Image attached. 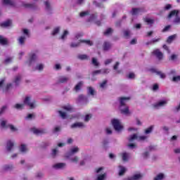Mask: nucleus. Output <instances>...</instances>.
I'll return each mask as SVG.
<instances>
[{
  "mask_svg": "<svg viewBox=\"0 0 180 180\" xmlns=\"http://www.w3.org/2000/svg\"><path fill=\"white\" fill-rule=\"evenodd\" d=\"M109 72H110L109 69H101L98 70H95L91 74L93 77H91V81H96V79L95 78L96 75H99L101 74H109Z\"/></svg>",
  "mask_w": 180,
  "mask_h": 180,
  "instance_id": "obj_11",
  "label": "nucleus"
},
{
  "mask_svg": "<svg viewBox=\"0 0 180 180\" xmlns=\"http://www.w3.org/2000/svg\"><path fill=\"white\" fill-rule=\"evenodd\" d=\"M106 86H108V80H103L100 83V88L101 89H105Z\"/></svg>",
  "mask_w": 180,
  "mask_h": 180,
  "instance_id": "obj_38",
  "label": "nucleus"
},
{
  "mask_svg": "<svg viewBox=\"0 0 180 180\" xmlns=\"http://www.w3.org/2000/svg\"><path fill=\"white\" fill-rule=\"evenodd\" d=\"M126 171H127L126 167H122V166L119 167V175L120 176L123 175V174H124V172H126Z\"/></svg>",
  "mask_w": 180,
  "mask_h": 180,
  "instance_id": "obj_39",
  "label": "nucleus"
},
{
  "mask_svg": "<svg viewBox=\"0 0 180 180\" xmlns=\"http://www.w3.org/2000/svg\"><path fill=\"white\" fill-rule=\"evenodd\" d=\"M160 39H153L150 41L146 42V46H148V44H151L152 43H157V41H159Z\"/></svg>",
  "mask_w": 180,
  "mask_h": 180,
  "instance_id": "obj_60",
  "label": "nucleus"
},
{
  "mask_svg": "<svg viewBox=\"0 0 180 180\" xmlns=\"http://www.w3.org/2000/svg\"><path fill=\"white\" fill-rule=\"evenodd\" d=\"M79 60H88L89 57L86 54H81L78 56Z\"/></svg>",
  "mask_w": 180,
  "mask_h": 180,
  "instance_id": "obj_45",
  "label": "nucleus"
},
{
  "mask_svg": "<svg viewBox=\"0 0 180 180\" xmlns=\"http://www.w3.org/2000/svg\"><path fill=\"white\" fill-rule=\"evenodd\" d=\"M105 133L107 134H112V129H110V127H107L105 129Z\"/></svg>",
  "mask_w": 180,
  "mask_h": 180,
  "instance_id": "obj_64",
  "label": "nucleus"
},
{
  "mask_svg": "<svg viewBox=\"0 0 180 180\" xmlns=\"http://www.w3.org/2000/svg\"><path fill=\"white\" fill-rule=\"evenodd\" d=\"M12 61H13V58L7 57L4 60V63L5 64H10V63H12Z\"/></svg>",
  "mask_w": 180,
  "mask_h": 180,
  "instance_id": "obj_46",
  "label": "nucleus"
},
{
  "mask_svg": "<svg viewBox=\"0 0 180 180\" xmlns=\"http://www.w3.org/2000/svg\"><path fill=\"white\" fill-rule=\"evenodd\" d=\"M79 152V148H78V146H72L69 153H66V155H73V154H77V153Z\"/></svg>",
  "mask_w": 180,
  "mask_h": 180,
  "instance_id": "obj_21",
  "label": "nucleus"
},
{
  "mask_svg": "<svg viewBox=\"0 0 180 180\" xmlns=\"http://www.w3.org/2000/svg\"><path fill=\"white\" fill-rule=\"evenodd\" d=\"M68 81V77L65 76H62L58 78V82H60L61 84H64L65 82H67Z\"/></svg>",
  "mask_w": 180,
  "mask_h": 180,
  "instance_id": "obj_36",
  "label": "nucleus"
},
{
  "mask_svg": "<svg viewBox=\"0 0 180 180\" xmlns=\"http://www.w3.org/2000/svg\"><path fill=\"white\" fill-rule=\"evenodd\" d=\"M91 117H92V115H86L84 117V122H89V120H91Z\"/></svg>",
  "mask_w": 180,
  "mask_h": 180,
  "instance_id": "obj_61",
  "label": "nucleus"
},
{
  "mask_svg": "<svg viewBox=\"0 0 180 180\" xmlns=\"http://www.w3.org/2000/svg\"><path fill=\"white\" fill-rule=\"evenodd\" d=\"M165 178V175L162 173L158 174L155 178L154 180H162Z\"/></svg>",
  "mask_w": 180,
  "mask_h": 180,
  "instance_id": "obj_37",
  "label": "nucleus"
},
{
  "mask_svg": "<svg viewBox=\"0 0 180 180\" xmlns=\"http://www.w3.org/2000/svg\"><path fill=\"white\" fill-rule=\"evenodd\" d=\"M60 151L58 150V148H53L52 149L51 155L54 158L55 157H57V155H58Z\"/></svg>",
  "mask_w": 180,
  "mask_h": 180,
  "instance_id": "obj_33",
  "label": "nucleus"
},
{
  "mask_svg": "<svg viewBox=\"0 0 180 180\" xmlns=\"http://www.w3.org/2000/svg\"><path fill=\"white\" fill-rule=\"evenodd\" d=\"M13 146H15V142L13 141H11V140L7 141L6 146V150L12 151V150L13 149Z\"/></svg>",
  "mask_w": 180,
  "mask_h": 180,
  "instance_id": "obj_19",
  "label": "nucleus"
},
{
  "mask_svg": "<svg viewBox=\"0 0 180 180\" xmlns=\"http://www.w3.org/2000/svg\"><path fill=\"white\" fill-rule=\"evenodd\" d=\"M124 37H126L127 39L130 37V31L129 30H125L124 31Z\"/></svg>",
  "mask_w": 180,
  "mask_h": 180,
  "instance_id": "obj_57",
  "label": "nucleus"
},
{
  "mask_svg": "<svg viewBox=\"0 0 180 180\" xmlns=\"http://www.w3.org/2000/svg\"><path fill=\"white\" fill-rule=\"evenodd\" d=\"M78 102L82 105H86L88 103V98L84 95H80L78 98Z\"/></svg>",
  "mask_w": 180,
  "mask_h": 180,
  "instance_id": "obj_23",
  "label": "nucleus"
},
{
  "mask_svg": "<svg viewBox=\"0 0 180 180\" xmlns=\"http://www.w3.org/2000/svg\"><path fill=\"white\" fill-rule=\"evenodd\" d=\"M147 150H148V151H146L143 153V155H142L143 158H145V159L148 158V157H150V151H153V150H155V146H150L147 148Z\"/></svg>",
  "mask_w": 180,
  "mask_h": 180,
  "instance_id": "obj_14",
  "label": "nucleus"
},
{
  "mask_svg": "<svg viewBox=\"0 0 180 180\" xmlns=\"http://www.w3.org/2000/svg\"><path fill=\"white\" fill-rule=\"evenodd\" d=\"M19 82H20V75L16 76L14 79V83L15 84V85H18Z\"/></svg>",
  "mask_w": 180,
  "mask_h": 180,
  "instance_id": "obj_51",
  "label": "nucleus"
},
{
  "mask_svg": "<svg viewBox=\"0 0 180 180\" xmlns=\"http://www.w3.org/2000/svg\"><path fill=\"white\" fill-rule=\"evenodd\" d=\"M150 71L151 72H155V74H157V75H159L160 77L162 78V79H164V78H165V75L162 72L157 70V69L155 68H151Z\"/></svg>",
  "mask_w": 180,
  "mask_h": 180,
  "instance_id": "obj_24",
  "label": "nucleus"
},
{
  "mask_svg": "<svg viewBox=\"0 0 180 180\" xmlns=\"http://www.w3.org/2000/svg\"><path fill=\"white\" fill-rule=\"evenodd\" d=\"M109 49H110V43L106 42V41L104 42V44H103V50L107 51V50H109Z\"/></svg>",
  "mask_w": 180,
  "mask_h": 180,
  "instance_id": "obj_42",
  "label": "nucleus"
},
{
  "mask_svg": "<svg viewBox=\"0 0 180 180\" xmlns=\"http://www.w3.org/2000/svg\"><path fill=\"white\" fill-rule=\"evenodd\" d=\"M174 82H179L180 81V76H176L173 77Z\"/></svg>",
  "mask_w": 180,
  "mask_h": 180,
  "instance_id": "obj_63",
  "label": "nucleus"
},
{
  "mask_svg": "<svg viewBox=\"0 0 180 180\" xmlns=\"http://www.w3.org/2000/svg\"><path fill=\"white\" fill-rule=\"evenodd\" d=\"M12 25V20H8L3 23H1V27H9Z\"/></svg>",
  "mask_w": 180,
  "mask_h": 180,
  "instance_id": "obj_30",
  "label": "nucleus"
},
{
  "mask_svg": "<svg viewBox=\"0 0 180 180\" xmlns=\"http://www.w3.org/2000/svg\"><path fill=\"white\" fill-rule=\"evenodd\" d=\"M83 127H85V124L82 122H75V124L71 125L72 129H83Z\"/></svg>",
  "mask_w": 180,
  "mask_h": 180,
  "instance_id": "obj_26",
  "label": "nucleus"
},
{
  "mask_svg": "<svg viewBox=\"0 0 180 180\" xmlns=\"http://www.w3.org/2000/svg\"><path fill=\"white\" fill-rule=\"evenodd\" d=\"M0 44H1L2 46L8 44V39H6V38L4 37L3 36L0 35Z\"/></svg>",
  "mask_w": 180,
  "mask_h": 180,
  "instance_id": "obj_32",
  "label": "nucleus"
},
{
  "mask_svg": "<svg viewBox=\"0 0 180 180\" xmlns=\"http://www.w3.org/2000/svg\"><path fill=\"white\" fill-rule=\"evenodd\" d=\"M25 105H27V106H29L30 109H34L37 106V104H36V101L32 98L30 96H27L24 99V103H17L14 105L15 109H17L18 110H22L23 108H25Z\"/></svg>",
  "mask_w": 180,
  "mask_h": 180,
  "instance_id": "obj_1",
  "label": "nucleus"
},
{
  "mask_svg": "<svg viewBox=\"0 0 180 180\" xmlns=\"http://www.w3.org/2000/svg\"><path fill=\"white\" fill-rule=\"evenodd\" d=\"M96 180H105L106 179V172H105L103 167H99L96 170Z\"/></svg>",
  "mask_w": 180,
  "mask_h": 180,
  "instance_id": "obj_9",
  "label": "nucleus"
},
{
  "mask_svg": "<svg viewBox=\"0 0 180 180\" xmlns=\"http://www.w3.org/2000/svg\"><path fill=\"white\" fill-rule=\"evenodd\" d=\"M145 21L146 22V23H148V25H153V23H154V20L151 18H146Z\"/></svg>",
  "mask_w": 180,
  "mask_h": 180,
  "instance_id": "obj_56",
  "label": "nucleus"
},
{
  "mask_svg": "<svg viewBox=\"0 0 180 180\" xmlns=\"http://www.w3.org/2000/svg\"><path fill=\"white\" fill-rule=\"evenodd\" d=\"M82 82H79L75 87V91H79L81 89V86H82Z\"/></svg>",
  "mask_w": 180,
  "mask_h": 180,
  "instance_id": "obj_53",
  "label": "nucleus"
},
{
  "mask_svg": "<svg viewBox=\"0 0 180 180\" xmlns=\"http://www.w3.org/2000/svg\"><path fill=\"white\" fill-rule=\"evenodd\" d=\"M113 32V30L111 28H108L105 32H104V34L105 36H109V34H112V32Z\"/></svg>",
  "mask_w": 180,
  "mask_h": 180,
  "instance_id": "obj_50",
  "label": "nucleus"
},
{
  "mask_svg": "<svg viewBox=\"0 0 180 180\" xmlns=\"http://www.w3.org/2000/svg\"><path fill=\"white\" fill-rule=\"evenodd\" d=\"M167 103H168V100H161L153 104V108L154 109H161V108L166 106Z\"/></svg>",
  "mask_w": 180,
  "mask_h": 180,
  "instance_id": "obj_12",
  "label": "nucleus"
},
{
  "mask_svg": "<svg viewBox=\"0 0 180 180\" xmlns=\"http://www.w3.org/2000/svg\"><path fill=\"white\" fill-rule=\"evenodd\" d=\"M22 34L17 39V41L20 46H25L26 43V39L30 36V32L27 29H22Z\"/></svg>",
  "mask_w": 180,
  "mask_h": 180,
  "instance_id": "obj_3",
  "label": "nucleus"
},
{
  "mask_svg": "<svg viewBox=\"0 0 180 180\" xmlns=\"http://www.w3.org/2000/svg\"><path fill=\"white\" fill-rule=\"evenodd\" d=\"M63 109L66 110V112H72V107L71 105H65Z\"/></svg>",
  "mask_w": 180,
  "mask_h": 180,
  "instance_id": "obj_48",
  "label": "nucleus"
},
{
  "mask_svg": "<svg viewBox=\"0 0 180 180\" xmlns=\"http://www.w3.org/2000/svg\"><path fill=\"white\" fill-rule=\"evenodd\" d=\"M32 131L33 132L34 134H43V133H44V130L37 129V128H32Z\"/></svg>",
  "mask_w": 180,
  "mask_h": 180,
  "instance_id": "obj_31",
  "label": "nucleus"
},
{
  "mask_svg": "<svg viewBox=\"0 0 180 180\" xmlns=\"http://www.w3.org/2000/svg\"><path fill=\"white\" fill-rule=\"evenodd\" d=\"M44 69V65L39 63L37 65L36 70H38V71H43Z\"/></svg>",
  "mask_w": 180,
  "mask_h": 180,
  "instance_id": "obj_43",
  "label": "nucleus"
},
{
  "mask_svg": "<svg viewBox=\"0 0 180 180\" xmlns=\"http://www.w3.org/2000/svg\"><path fill=\"white\" fill-rule=\"evenodd\" d=\"M22 6H24V8H28L30 9L35 8V6L34 4H29V3H25V2L22 3Z\"/></svg>",
  "mask_w": 180,
  "mask_h": 180,
  "instance_id": "obj_29",
  "label": "nucleus"
},
{
  "mask_svg": "<svg viewBox=\"0 0 180 180\" xmlns=\"http://www.w3.org/2000/svg\"><path fill=\"white\" fill-rule=\"evenodd\" d=\"M47 11H51V5L49 1L44 2Z\"/></svg>",
  "mask_w": 180,
  "mask_h": 180,
  "instance_id": "obj_47",
  "label": "nucleus"
},
{
  "mask_svg": "<svg viewBox=\"0 0 180 180\" xmlns=\"http://www.w3.org/2000/svg\"><path fill=\"white\" fill-rule=\"evenodd\" d=\"M58 114L62 119H75L76 117L78 118V115L74 116L72 117H70L68 115H67V112L61 110L58 111Z\"/></svg>",
  "mask_w": 180,
  "mask_h": 180,
  "instance_id": "obj_18",
  "label": "nucleus"
},
{
  "mask_svg": "<svg viewBox=\"0 0 180 180\" xmlns=\"http://www.w3.org/2000/svg\"><path fill=\"white\" fill-rule=\"evenodd\" d=\"M29 60L26 62L30 67H33L34 63H36V60H37V52H32L29 55Z\"/></svg>",
  "mask_w": 180,
  "mask_h": 180,
  "instance_id": "obj_10",
  "label": "nucleus"
},
{
  "mask_svg": "<svg viewBox=\"0 0 180 180\" xmlns=\"http://www.w3.org/2000/svg\"><path fill=\"white\" fill-rule=\"evenodd\" d=\"M87 22H89L90 23H96V25H101V22L96 21V14L90 15Z\"/></svg>",
  "mask_w": 180,
  "mask_h": 180,
  "instance_id": "obj_15",
  "label": "nucleus"
},
{
  "mask_svg": "<svg viewBox=\"0 0 180 180\" xmlns=\"http://www.w3.org/2000/svg\"><path fill=\"white\" fill-rule=\"evenodd\" d=\"M88 94H89V95H91L92 96H94V95H95V89H94V88H92V87H89L88 88Z\"/></svg>",
  "mask_w": 180,
  "mask_h": 180,
  "instance_id": "obj_44",
  "label": "nucleus"
},
{
  "mask_svg": "<svg viewBox=\"0 0 180 180\" xmlns=\"http://www.w3.org/2000/svg\"><path fill=\"white\" fill-rule=\"evenodd\" d=\"M19 151L22 154H26L29 151V148L25 143H21L19 146Z\"/></svg>",
  "mask_w": 180,
  "mask_h": 180,
  "instance_id": "obj_17",
  "label": "nucleus"
},
{
  "mask_svg": "<svg viewBox=\"0 0 180 180\" xmlns=\"http://www.w3.org/2000/svg\"><path fill=\"white\" fill-rule=\"evenodd\" d=\"M0 88H2L4 91H9L12 88L11 84H5V79L0 81Z\"/></svg>",
  "mask_w": 180,
  "mask_h": 180,
  "instance_id": "obj_13",
  "label": "nucleus"
},
{
  "mask_svg": "<svg viewBox=\"0 0 180 180\" xmlns=\"http://www.w3.org/2000/svg\"><path fill=\"white\" fill-rule=\"evenodd\" d=\"M148 139V136L146 135H142V136H137V134H134L131 136H129V143H133V141H146V139Z\"/></svg>",
  "mask_w": 180,
  "mask_h": 180,
  "instance_id": "obj_8",
  "label": "nucleus"
},
{
  "mask_svg": "<svg viewBox=\"0 0 180 180\" xmlns=\"http://www.w3.org/2000/svg\"><path fill=\"white\" fill-rule=\"evenodd\" d=\"M112 61H113V59L109 58V59H107L105 60L104 64H105V65H109V64L112 63Z\"/></svg>",
  "mask_w": 180,
  "mask_h": 180,
  "instance_id": "obj_59",
  "label": "nucleus"
},
{
  "mask_svg": "<svg viewBox=\"0 0 180 180\" xmlns=\"http://www.w3.org/2000/svg\"><path fill=\"white\" fill-rule=\"evenodd\" d=\"M128 146L129 148H131V150H133L134 148H136L137 147L135 143H129Z\"/></svg>",
  "mask_w": 180,
  "mask_h": 180,
  "instance_id": "obj_62",
  "label": "nucleus"
},
{
  "mask_svg": "<svg viewBox=\"0 0 180 180\" xmlns=\"http://www.w3.org/2000/svg\"><path fill=\"white\" fill-rule=\"evenodd\" d=\"M65 158H68L70 162H73L74 164H78L79 162V158H78V156L71 157V155H65Z\"/></svg>",
  "mask_w": 180,
  "mask_h": 180,
  "instance_id": "obj_16",
  "label": "nucleus"
},
{
  "mask_svg": "<svg viewBox=\"0 0 180 180\" xmlns=\"http://www.w3.org/2000/svg\"><path fill=\"white\" fill-rule=\"evenodd\" d=\"M89 15V11H82L79 13V17L80 18H86V16Z\"/></svg>",
  "mask_w": 180,
  "mask_h": 180,
  "instance_id": "obj_40",
  "label": "nucleus"
},
{
  "mask_svg": "<svg viewBox=\"0 0 180 180\" xmlns=\"http://www.w3.org/2000/svg\"><path fill=\"white\" fill-rule=\"evenodd\" d=\"M3 5H8V6H16V3L12 0H2Z\"/></svg>",
  "mask_w": 180,
  "mask_h": 180,
  "instance_id": "obj_25",
  "label": "nucleus"
},
{
  "mask_svg": "<svg viewBox=\"0 0 180 180\" xmlns=\"http://www.w3.org/2000/svg\"><path fill=\"white\" fill-rule=\"evenodd\" d=\"M111 123L112 125V127H114V129L117 133H120V131H123V124L120 122V120L117 119H113L111 120Z\"/></svg>",
  "mask_w": 180,
  "mask_h": 180,
  "instance_id": "obj_5",
  "label": "nucleus"
},
{
  "mask_svg": "<svg viewBox=\"0 0 180 180\" xmlns=\"http://www.w3.org/2000/svg\"><path fill=\"white\" fill-rule=\"evenodd\" d=\"M122 158L123 161L127 162V161H129V160L130 158V153L123 152L122 153Z\"/></svg>",
  "mask_w": 180,
  "mask_h": 180,
  "instance_id": "obj_28",
  "label": "nucleus"
},
{
  "mask_svg": "<svg viewBox=\"0 0 180 180\" xmlns=\"http://www.w3.org/2000/svg\"><path fill=\"white\" fill-rule=\"evenodd\" d=\"M68 34H70V32L67 30H64L60 37V40H63V41L67 40V37H68Z\"/></svg>",
  "mask_w": 180,
  "mask_h": 180,
  "instance_id": "obj_27",
  "label": "nucleus"
},
{
  "mask_svg": "<svg viewBox=\"0 0 180 180\" xmlns=\"http://www.w3.org/2000/svg\"><path fill=\"white\" fill-rule=\"evenodd\" d=\"M168 18L169 19L172 18L174 23H176V25H178V23H180L179 11L178 10L172 11L168 15Z\"/></svg>",
  "mask_w": 180,
  "mask_h": 180,
  "instance_id": "obj_6",
  "label": "nucleus"
},
{
  "mask_svg": "<svg viewBox=\"0 0 180 180\" xmlns=\"http://www.w3.org/2000/svg\"><path fill=\"white\" fill-rule=\"evenodd\" d=\"M176 39V34H173L172 36H169L167 39V43L171 44L172 41H174V39Z\"/></svg>",
  "mask_w": 180,
  "mask_h": 180,
  "instance_id": "obj_34",
  "label": "nucleus"
},
{
  "mask_svg": "<svg viewBox=\"0 0 180 180\" xmlns=\"http://www.w3.org/2000/svg\"><path fill=\"white\" fill-rule=\"evenodd\" d=\"M92 64L95 65V67H98L99 65V62H98V59L96 58H92Z\"/></svg>",
  "mask_w": 180,
  "mask_h": 180,
  "instance_id": "obj_52",
  "label": "nucleus"
},
{
  "mask_svg": "<svg viewBox=\"0 0 180 180\" xmlns=\"http://www.w3.org/2000/svg\"><path fill=\"white\" fill-rule=\"evenodd\" d=\"M141 12H142V10L140 8H133L131 13L132 15H140Z\"/></svg>",
  "mask_w": 180,
  "mask_h": 180,
  "instance_id": "obj_35",
  "label": "nucleus"
},
{
  "mask_svg": "<svg viewBox=\"0 0 180 180\" xmlns=\"http://www.w3.org/2000/svg\"><path fill=\"white\" fill-rule=\"evenodd\" d=\"M65 167H67V165L63 162L56 163L53 165L54 169H64Z\"/></svg>",
  "mask_w": 180,
  "mask_h": 180,
  "instance_id": "obj_20",
  "label": "nucleus"
},
{
  "mask_svg": "<svg viewBox=\"0 0 180 180\" xmlns=\"http://www.w3.org/2000/svg\"><path fill=\"white\" fill-rule=\"evenodd\" d=\"M86 44V46H92L93 43L90 40H85V39H79V40H75V41L70 44V47L75 49L76 47H79L81 44Z\"/></svg>",
  "mask_w": 180,
  "mask_h": 180,
  "instance_id": "obj_4",
  "label": "nucleus"
},
{
  "mask_svg": "<svg viewBox=\"0 0 180 180\" xmlns=\"http://www.w3.org/2000/svg\"><path fill=\"white\" fill-rule=\"evenodd\" d=\"M128 78L129 79H134L136 78V75L133 72H129L128 75Z\"/></svg>",
  "mask_w": 180,
  "mask_h": 180,
  "instance_id": "obj_55",
  "label": "nucleus"
},
{
  "mask_svg": "<svg viewBox=\"0 0 180 180\" xmlns=\"http://www.w3.org/2000/svg\"><path fill=\"white\" fill-rule=\"evenodd\" d=\"M81 37H82V34L77 33L75 34L74 40H80Z\"/></svg>",
  "mask_w": 180,
  "mask_h": 180,
  "instance_id": "obj_58",
  "label": "nucleus"
},
{
  "mask_svg": "<svg viewBox=\"0 0 180 180\" xmlns=\"http://www.w3.org/2000/svg\"><path fill=\"white\" fill-rule=\"evenodd\" d=\"M153 129H154V127L151 126L145 131V134H150L151 131H153Z\"/></svg>",
  "mask_w": 180,
  "mask_h": 180,
  "instance_id": "obj_54",
  "label": "nucleus"
},
{
  "mask_svg": "<svg viewBox=\"0 0 180 180\" xmlns=\"http://www.w3.org/2000/svg\"><path fill=\"white\" fill-rule=\"evenodd\" d=\"M0 126H1L3 129H8V127L11 131H13V133L18 131V127L12 124H8V121H6V120H0Z\"/></svg>",
  "mask_w": 180,
  "mask_h": 180,
  "instance_id": "obj_7",
  "label": "nucleus"
},
{
  "mask_svg": "<svg viewBox=\"0 0 180 180\" xmlns=\"http://www.w3.org/2000/svg\"><path fill=\"white\" fill-rule=\"evenodd\" d=\"M153 54L155 56L158 60H161L164 57L162 52L160 51V49H155L153 51Z\"/></svg>",
  "mask_w": 180,
  "mask_h": 180,
  "instance_id": "obj_22",
  "label": "nucleus"
},
{
  "mask_svg": "<svg viewBox=\"0 0 180 180\" xmlns=\"http://www.w3.org/2000/svg\"><path fill=\"white\" fill-rule=\"evenodd\" d=\"M129 99L130 98L129 97H121L120 98V110L121 113H122L123 115H126L127 116H129V115H131L130 110H129V106L126 105L127 101H129Z\"/></svg>",
  "mask_w": 180,
  "mask_h": 180,
  "instance_id": "obj_2",
  "label": "nucleus"
},
{
  "mask_svg": "<svg viewBox=\"0 0 180 180\" xmlns=\"http://www.w3.org/2000/svg\"><path fill=\"white\" fill-rule=\"evenodd\" d=\"M119 62H117L113 67V70H115V71H116L117 74L120 73V70H117V68H119Z\"/></svg>",
  "mask_w": 180,
  "mask_h": 180,
  "instance_id": "obj_49",
  "label": "nucleus"
},
{
  "mask_svg": "<svg viewBox=\"0 0 180 180\" xmlns=\"http://www.w3.org/2000/svg\"><path fill=\"white\" fill-rule=\"evenodd\" d=\"M60 27H55L52 32V35L56 36V34H58V33H60Z\"/></svg>",
  "mask_w": 180,
  "mask_h": 180,
  "instance_id": "obj_41",
  "label": "nucleus"
}]
</instances>
